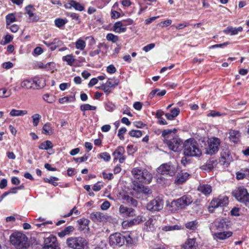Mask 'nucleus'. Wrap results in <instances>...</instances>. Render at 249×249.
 Returning a JSON list of instances; mask_svg holds the SVG:
<instances>
[{
  "mask_svg": "<svg viewBox=\"0 0 249 249\" xmlns=\"http://www.w3.org/2000/svg\"><path fill=\"white\" fill-rule=\"evenodd\" d=\"M221 142L219 139L216 137L211 138L208 140V146L206 149V153L209 155H213L216 153L219 148Z\"/></svg>",
  "mask_w": 249,
  "mask_h": 249,
  "instance_id": "6e6552de",
  "label": "nucleus"
},
{
  "mask_svg": "<svg viewBox=\"0 0 249 249\" xmlns=\"http://www.w3.org/2000/svg\"><path fill=\"white\" fill-rule=\"evenodd\" d=\"M53 147V144L52 142L50 141H46L43 142H42L39 145V148L43 150H48L49 149L52 148Z\"/></svg>",
  "mask_w": 249,
  "mask_h": 249,
  "instance_id": "37998d69",
  "label": "nucleus"
},
{
  "mask_svg": "<svg viewBox=\"0 0 249 249\" xmlns=\"http://www.w3.org/2000/svg\"><path fill=\"white\" fill-rule=\"evenodd\" d=\"M197 190L205 196L209 195L212 192V186L208 184L200 183Z\"/></svg>",
  "mask_w": 249,
  "mask_h": 249,
  "instance_id": "4be33fe9",
  "label": "nucleus"
},
{
  "mask_svg": "<svg viewBox=\"0 0 249 249\" xmlns=\"http://www.w3.org/2000/svg\"><path fill=\"white\" fill-rule=\"evenodd\" d=\"M54 65L53 62H49L44 64L41 62H39L36 63V67L37 69H41L48 71L52 70L54 68Z\"/></svg>",
  "mask_w": 249,
  "mask_h": 249,
  "instance_id": "c85d7f7f",
  "label": "nucleus"
},
{
  "mask_svg": "<svg viewBox=\"0 0 249 249\" xmlns=\"http://www.w3.org/2000/svg\"><path fill=\"white\" fill-rule=\"evenodd\" d=\"M73 213H74L76 215H78L80 213V212L77 210H76V207H74L67 214H65L63 216L64 217H68L71 216Z\"/></svg>",
  "mask_w": 249,
  "mask_h": 249,
  "instance_id": "bf43d9fd",
  "label": "nucleus"
},
{
  "mask_svg": "<svg viewBox=\"0 0 249 249\" xmlns=\"http://www.w3.org/2000/svg\"><path fill=\"white\" fill-rule=\"evenodd\" d=\"M88 159V156L85 155L84 156L77 158H74V160L77 162H82L87 160Z\"/></svg>",
  "mask_w": 249,
  "mask_h": 249,
  "instance_id": "69168bd1",
  "label": "nucleus"
},
{
  "mask_svg": "<svg viewBox=\"0 0 249 249\" xmlns=\"http://www.w3.org/2000/svg\"><path fill=\"white\" fill-rule=\"evenodd\" d=\"M126 132V129L125 127H122L118 131V136L119 138L122 140H124V134Z\"/></svg>",
  "mask_w": 249,
  "mask_h": 249,
  "instance_id": "13d9d810",
  "label": "nucleus"
},
{
  "mask_svg": "<svg viewBox=\"0 0 249 249\" xmlns=\"http://www.w3.org/2000/svg\"><path fill=\"white\" fill-rule=\"evenodd\" d=\"M243 31V28L241 26L238 28L228 27L223 32L226 34H229L231 36H234L238 34L239 32H241Z\"/></svg>",
  "mask_w": 249,
  "mask_h": 249,
  "instance_id": "c756f323",
  "label": "nucleus"
},
{
  "mask_svg": "<svg viewBox=\"0 0 249 249\" xmlns=\"http://www.w3.org/2000/svg\"><path fill=\"white\" fill-rule=\"evenodd\" d=\"M231 231L218 232L212 233L214 239L216 240H225L232 235Z\"/></svg>",
  "mask_w": 249,
  "mask_h": 249,
  "instance_id": "b1692460",
  "label": "nucleus"
},
{
  "mask_svg": "<svg viewBox=\"0 0 249 249\" xmlns=\"http://www.w3.org/2000/svg\"><path fill=\"white\" fill-rule=\"evenodd\" d=\"M80 109L81 111L85 112L87 110H95L96 109L95 106H91L89 104H83L80 106Z\"/></svg>",
  "mask_w": 249,
  "mask_h": 249,
  "instance_id": "de8ad7c7",
  "label": "nucleus"
},
{
  "mask_svg": "<svg viewBox=\"0 0 249 249\" xmlns=\"http://www.w3.org/2000/svg\"><path fill=\"white\" fill-rule=\"evenodd\" d=\"M144 221V218L142 216L139 215L136 218L129 221V223L131 224V226L134 225H137L140 224Z\"/></svg>",
  "mask_w": 249,
  "mask_h": 249,
  "instance_id": "a18cd8bd",
  "label": "nucleus"
},
{
  "mask_svg": "<svg viewBox=\"0 0 249 249\" xmlns=\"http://www.w3.org/2000/svg\"><path fill=\"white\" fill-rule=\"evenodd\" d=\"M43 133L46 135H51L53 134V131L51 124L47 123L43 127Z\"/></svg>",
  "mask_w": 249,
  "mask_h": 249,
  "instance_id": "c03bdc74",
  "label": "nucleus"
},
{
  "mask_svg": "<svg viewBox=\"0 0 249 249\" xmlns=\"http://www.w3.org/2000/svg\"><path fill=\"white\" fill-rule=\"evenodd\" d=\"M155 44L154 43H151L147 45L146 46H144L142 50L145 52H148L152 49H153L155 47Z\"/></svg>",
  "mask_w": 249,
  "mask_h": 249,
  "instance_id": "0e129e2a",
  "label": "nucleus"
},
{
  "mask_svg": "<svg viewBox=\"0 0 249 249\" xmlns=\"http://www.w3.org/2000/svg\"><path fill=\"white\" fill-rule=\"evenodd\" d=\"M99 158L104 160L106 161L110 160L111 157L109 153L107 152H103L99 155Z\"/></svg>",
  "mask_w": 249,
  "mask_h": 249,
  "instance_id": "6e6d98bb",
  "label": "nucleus"
},
{
  "mask_svg": "<svg viewBox=\"0 0 249 249\" xmlns=\"http://www.w3.org/2000/svg\"><path fill=\"white\" fill-rule=\"evenodd\" d=\"M102 45L101 44H100L98 46V49H96V50H95L94 51H91L90 53H89V55L91 57H93L97 54H98L100 52H101V50H100V47L102 46Z\"/></svg>",
  "mask_w": 249,
  "mask_h": 249,
  "instance_id": "052dcab7",
  "label": "nucleus"
},
{
  "mask_svg": "<svg viewBox=\"0 0 249 249\" xmlns=\"http://www.w3.org/2000/svg\"><path fill=\"white\" fill-rule=\"evenodd\" d=\"M198 225L197 221L196 220H194L186 223L185 224V227L189 230L195 231L196 230Z\"/></svg>",
  "mask_w": 249,
  "mask_h": 249,
  "instance_id": "a19ab883",
  "label": "nucleus"
},
{
  "mask_svg": "<svg viewBox=\"0 0 249 249\" xmlns=\"http://www.w3.org/2000/svg\"><path fill=\"white\" fill-rule=\"evenodd\" d=\"M126 30V28L125 27V25L123 24L121 21L116 22L114 24L113 31L116 33H124Z\"/></svg>",
  "mask_w": 249,
  "mask_h": 249,
  "instance_id": "72a5a7b5",
  "label": "nucleus"
},
{
  "mask_svg": "<svg viewBox=\"0 0 249 249\" xmlns=\"http://www.w3.org/2000/svg\"><path fill=\"white\" fill-rule=\"evenodd\" d=\"M125 241L129 245L134 244L137 241V238L133 235V233H129L127 237H125Z\"/></svg>",
  "mask_w": 249,
  "mask_h": 249,
  "instance_id": "79ce46f5",
  "label": "nucleus"
},
{
  "mask_svg": "<svg viewBox=\"0 0 249 249\" xmlns=\"http://www.w3.org/2000/svg\"><path fill=\"white\" fill-rule=\"evenodd\" d=\"M10 241L17 249H25L30 245L26 235L19 231L13 232L10 236Z\"/></svg>",
  "mask_w": 249,
  "mask_h": 249,
  "instance_id": "f03ea898",
  "label": "nucleus"
},
{
  "mask_svg": "<svg viewBox=\"0 0 249 249\" xmlns=\"http://www.w3.org/2000/svg\"><path fill=\"white\" fill-rule=\"evenodd\" d=\"M184 154L187 156L199 157L201 155V151L197 142L191 139L186 140L183 144Z\"/></svg>",
  "mask_w": 249,
  "mask_h": 249,
  "instance_id": "7ed1b4c3",
  "label": "nucleus"
},
{
  "mask_svg": "<svg viewBox=\"0 0 249 249\" xmlns=\"http://www.w3.org/2000/svg\"><path fill=\"white\" fill-rule=\"evenodd\" d=\"M64 6L67 9H71L73 7L76 10L79 11H82L84 10L83 6L79 2L73 0H69L68 2L65 4Z\"/></svg>",
  "mask_w": 249,
  "mask_h": 249,
  "instance_id": "aec40b11",
  "label": "nucleus"
},
{
  "mask_svg": "<svg viewBox=\"0 0 249 249\" xmlns=\"http://www.w3.org/2000/svg\"><path fill=\"white\" fill-rule=\"evenodd\" d=\"M233 194L236 199L240 202L247 204L249 202V194L246 189L239 187L233 192Z\"/></svg>",
  "mask_w": 249,
  "mask_h": 249,
  "instance_id": "1a4fd4ad",
  "label": "nucleus"
},
{
  "mask_svg": "<svg viewBox=\"0 0 249 249\" xmlns=\"http://www.w3.org/2000/svg\"><path fill=\"white\" fill-rule=\"evenodd\" d=\"M217 164V161L214 159H210L206 163V165L202 166L201 168L204 170L211 171L213 169Z\"/></svg>",
  "mask_w": 249,
  "mask_h": 249,
  "instance_id": "7c9ffc66",
  "label": "nucleus"
},
{
  "mask_svg": "<svg viewBox=\"0 0 249 249\" xmlns=\"http://www.w3.org/2000/svg\"><path fill=\"white\" fill-rule=\"evenodd\" d=\"M62 59L63 61L66 62L68 65L70 66H72L73 65L75 61L74 56L71 54L63 56Z\"/></svg>",
  "mask_w": 249,
  "mask_h": 249,
  "instance_id": "4c0bfd02",
  "label": "nucleus"
},
{
  "mask_svg": "<svg viewBox=\"0 0 249 249\" xmlns=\"http://www.w3.org/2000/svg\"><path fill=\"white\" fill-rule=\"evenodd\" d=\"M231 157L230 151L228 149H223L221 152V159L220 162L223 165L229 164L231 161Z\"/></svg>",
  "mask_w": 249,
  "mask_h": 249,
  "instance_id": "412c9836",
  "label": "nucleus"
},
{
  "mask_svg": "<svg viewBox=\"0 0 249 249\" xmlns=\"http://www.w3.org/2000/svg\"><path fill=\"white\" fill-rule=\"evenodd\" d=\"M42 80L36 78L24 79L20 83V88L26 89H41L44 87V84H41Z\"/></svg>",
  "mask_w": 249,
  "mask_h": 249,
  "instance_id": "423d86ee",
  "label": "nucleus"
},
{
  "mask_svg": "<svg viewBox=\"0 0 249 249\" xmlns=\"http://www.w3.org/2000/svg\"><path fill=\"white\" fill-rule=\"evenodd\" d=\"M163 205V199L158 196L147 203L146 208L148 211L153 212H159L162 209Z\"/></svg>",
  "mask_w": 249,
  "mask_h": 249,
  "instance_id": "9d476101",
  "label": "nucleus"
},
{
  "mask_svg": "<svg viewBox=\"0 0 249 249\" xmlns=\"http://www.w3.org/2000/svg\"><path fill=\"white\" fill-rule=\"evenodd\" d=\"M107 71L109 73H114L116 72V70L113 65H110L107 67Z\"/></svg>",
  "mask_w": 249,
  "mask_h": 249,
  "instance_id": "774afa93",
  "label": "nucleus"
},
{
  "mask_svg": "<svg viewBox=\"0 0 249 249\" xmlns=\"http://www.w3.org/2000/svg\"><path fill=\"white\" fill-rule=\"evenodd\" d=\"M106 38L107 40L112 41L113 43L117 42L119 40L118 36L111 33L108 34L106 36Z\"/></svg>",
  "mask_w": 249,
  "mask_h": 249,
  "instance_id": "8fccbe9b",
  "label": "nucleus"
},
{
  "mask_svg": "<svg viewBox=\"0 0 249 249\" xmlns=\"http://www.w3.org/2000/svg\"><path fill=\"white\" fill-rule=\"evenodd\" d=\"M57 180H58V178L55 177H51L50 178H44V181L45 182L52 184L54 186H57L58 185V183L55 182Z\"/></svg>",
  "mask_w": 249,
  "mask_h": 249,
  "instance_id": "3c124183",
  "label": "nucleus"
},
{
  "mask_svg": "<svg viewBox=\"0 0 249 249\" xmlns=\"http://www.w3.org/2000/svg\"><path fill=\"white\" fill-rule=\"evenodd\" d=\"M131 174L133 178L140 182L149 183L152 181V175L147 170L141 167L133 168Z\"/></svg>",
  "mask_w": 249,
  "mask_h": 249,
  "instance_id": "20e7f679",
  "label": "nucleus"
},
{
  "mask_svg": "<svg viewBox=\"0 0 249 249\" xmlns=\"http://www.w3.org/2000/svg\"><path fill=\"white\" fill-rule=\"evenodd\" d=\"M43 100L50 104L53 103L55 101V98L54 96L50 95L49 94H45L43 96Z\"/></svg>",
  "mask_w": 249,
  "mask_h": 249,
  "instance_id": "49530a36",
  "label": "nucleus"
},
{
  "mask_svg": "<svg viewBox=\"0 0 249 249\" xmlns=\"http://www.w3.org/2000/svg\"><path fill=\"white\" fill-rule=\"evenodd\" d=\"M226 226L225 220L222 218L216 219L211 226L210 229L211 233H214L213 230L221 231L224 230Z\"/></svg>",
  "mask_w": 249,
  "mask_h": 249,
  "instance_id": "dca6fc26",
  "label": "nucleus"
},
{
  "mask_svg": "<svg viewBox=\"0 0 249 249\" xmlns=\"http://www.w3.org/2000/svg\"><path fill=\"white\" fill-rule=\"evenodd\" d=\"M176 131L175 129L164 130L162 132V136L164 143L167 145L169 149L177 152L181 149L183 142L181 139L176 137Z\"/></svg>",
  "mask_w": 249,
  "mask_h": 249,
  "instance_id": "f257e3e1",
  "label": "nucleus"
},
{
  "mask_svg": "<svg viewBox=\"0 0 249 249\" xmlns=\"http://www.w3.org/2000/svg\"><path fill=\"white\" fill-rule=\"evenodd\" d=\"M133 188L134 190L140 193H143L145 195H149L151 194V190L147 187L139 184L135 181L133 183Z\"/></svg>",
  "mask_w": 249,
  "mask_h": 249,
  "instance_id": "a211bd4d",
  "label": "nucleus"
},
{
  "mask_svg": "<svg viewBox=\"0 0 249 249\" xmlns=\"http://www.w3.org/2000/svg\"><path fill=\"white\" fill-rule=\"evenodd\" d=\"M74 230V228L72 226H69L65 228L63 230L58 232V235L60 237H64L66 235H69L71 233L73 232Z\"/></svg>",
  "mask_w": 249,
  "mask_h": 249,
  "instance_id": "c9c22d12",
  "label": "nucleus"
},
{
  "mask_svg": "<svg viewBox=\"0 0 249 249\" xmlns=\"http://www.w3.org/2000/svg\"><path fill=\"white\" fill-rule=\"evenodd\" d=\"M190 176V175L186 172H180L178 173L176 179V182L180 184L186 181Z\"/></svg>",
  "mask_w": 249,
  "mask_h": 249,
  "instance_id": "bb28decb",
  "label": "nucleus"
},
{
  "mask_svg": "<svg viewBox=\"0 0 249 249\" xmlns=\"http://www.w3.org/2000/svg\"><path fill=\"white\" fill-rule=\"evenodd\" d=\"M110 206V203L108 201H106L102 203L101 208L102 210H106L109 208Z\"/></svg>",
  "mask_w": 249,
  "mask_h": 249,
  "instance_id": "338daca9",
  "label": "nucleus"
},
{
  "mask_svg": "<svg viewBox=\"0 0 249 249\" xmlns=\"http://www.w3.org/2000/svg\"><path fill=\"white\" fill-rule=\"evenodd\" d=\"M106 219L104 221V222H108L109 223H112L113 224H115L117 223V221L115 218H113L110 216H109L107 214L105 215Z\"/></svg>",
  "mask_w": 249,
  "mask_h": 249,
  "instance_id": "4d7b16f0",
  "label": "nucleus"
},
{
  "mask_svg": "<svg viewBox=\"0 0 249 249\" xmlns=\"http://www.w3.org/2000/svg\"><path fill=\"white\" fill-rule=\"evenodd\" d=\"M180 109L178 108H174L171 110L170 113H166L165 115L166 118L169 120H173L179 113Z\"/></svg>",
  "mask_w": 249,
  "mask_h": 249,
  "instance_id": "f704fd0d",
  "label": "nucleus"
},
{
  "mask_svg": "<svg viewBox=\"0 0 249 249\" xmlns=\"http://www.w3.org/2000/svg\"><path fill=\"white\" fill-rule=\"evenodd\" d=\"M28 114L26 110H17L13 109L10 112V115L12 117L23 116Z\"/></svg>",
  "mask_w": 249,
  "mask_h": 249,
  "instance_id": "e433bc0d",
  "label": "nucleus"
},
{
  "mask_svg": "<svg viewBox=\"0 0 249 249\" xmlns=\"http://www.w3.org/2000/svg\"><path fill=\"white\" fill-rule=\"evenodd\" d=\"M129 135L131 137L140 138L142 136V132L139 130H132L129 132Z\"/></svg>",
  "mask_w": 249,
  "mask_h": 249,
  "instance_id": "864d4df0",
  "label": "nucleus"
},
{
  "mask_svg": "<svg viewBox=\"0 0 249 249\" xmlns=\"http://www.w3.org/2000/svg\"><path fill=\"white\" fill-rule=\"evenodd\" d=\"M113 79H109L105 84H102L100 87V89L103 90L107 94H109L111 92V88H114L119 84V81L115 80L114 82L112 81Z\"/></svg>",
  "mask_w": 249,
  "mask_h": 249,
  "instance_id": "2eb2a0df",
  "label": "nucleus"
},
{
  "mask_svg": "<svg viewBox=\"0 0 249 249\" xmlns=\"http://www.w3.org/2000/svg\"><path fill=\"white\" fill-rule=\"evenodd\" d=\"M13 39V36L10 35H7L4 36V42L2 43L0 42L1 44H5L10 42Z\"/></svg>",
  "mask_w": 249,
  "mask_h": 249,
  "instance_id": "e2e57ef3",
  "label": "nucleus"
},
{
  "mask_svg": "<svg viewBox=\"0 0 249 249\" xmlns=\"http://www.w3.org/2000/svg\"><path fill=\"white\" fill-rule=\"evenodd\" d=\"M106 109L109 112H112L116 108V106L111 102H107L105 105Z\"/></svg>",
  "mask_w": 249,
  "mask_h": 249,
  "instance_id": "5fc2aeb1",
  "label": "nucleus"
},
{
  "mask_svg": "<svg viewBox=\"0 0 249 249\" xmlns=\"http://www.w3.org/2000/svg\"><path fill=\"white\" fill-rule=\"evenodd\" d=\"M193 202L192 197L189 195H184L181 197L172 201L171 207L172 211H177L184 209Z\"/></svg>",
  "mask_w": 249,
  "mask_h": 249,
  "instance_id": "39448f33",
  "label": "nucleus"
},
{
  "mask_svg": "<svg viewBox=\"0 0 249 249\" xmlns=\"http://www.w3.org/2000/svg\"><path fill=\"white\" fill-rule=\"evenodd\" d=\"M35 10L32 5H29L25 7V11L32 21H36L38 19V17L34 13Z\"/></svg>",
  "mask_w": 249,
  "mask_h": 249,
  "instance_id": "cd10ccee",
  "label": "nucleus"
},
{
  "mask_svg": "<svg viewBox=\"0 0 249 249\" xmlns=\"http://www.w3.org/2000/svg\"><path fill=\"white\" fill-rule=\"evenodd\" d=\"M157 219L156 218H149L144 223L143 230L147 231H154L156 229V224Z\"/></svg>",
  "mask_w": 249,
  "mask_h": 249,
  "instance_id": "6ab92c4d",
  "label": "nucleus"
},
{
  "mask_svg": "<svg viewBox=\"0 0 249 249\" xmlns=\"http://www.w3.org/2000/svg\"><path fill=\"white\" fill-rule=\"evenodd\" d=\"M240 137V133L238 131L235 130H231L229 132V139L231 141L236 143L237 142Z\"/></svg>",
  "mask_w": 249,
  "mask_h": 249,
  "instance_id": "473e14b6",
  "label": "nucleus"
},
{
  "mask_svg": "<svg viewBox=\"0 0 249 249\" xmlns=\"http://www.w3.org/2000/svg\"><path fill=\"white\" fill-rule=\"evenodd\" d=\"M197 245L196 242V239H188L183 245L184 249H196Z\"/></svg>",
  "mask_w": 249,
  "mask_h": 249,
  "instance_id": "2f4dec72",
  "label": "nucleus"
},
{
  "mask_svg": "<svg viewBox=\"0 0 249 249\" xmlns=\"http://www.w3.org/2000/svg\"><path fill=\"white\" fill-rule=\"evenodd\" d=\"M183 228L181 226L178 225H175L173 226H164L162 227V230L164 231H168L176 230H180Z\"/></svg>",
  "mask_w": 249,
  "mask_h": 249,
  "instance_id": "ea45409f",
  "label": "nucleus"
},
{
  "mask_svg": "<svg viewBox=\"0 0 249 249\" xmlns=\"http://www.w3.org/2000/svg\"><path fill=\"white\" fill-rule=\"evenodd\" d=\"M66 243L70 248L73 249H84L87 245L86 240L81 237L68 238Z\"/></svg>",
  "mask_w": 249,
  "mask_h": 249,
  "instance_id": "0eeeda50",
  "label": "nucleus"
},
{
  "mask_svg": "<svg viewBox=\"0 0 249 249\" xmlns=\"http://www.w3.org/2000/svg\"><path fill=\"white\" fill-rule=\"evenodd\" d=\"M6 25H10L11 23L16 21V18L13 14H9L6 16Z\"/></svg>",
  "mask_w": 249,
  "mask_h": 249,
  "instance_id": "09e8293b",
  "label": "nucleus"
},
{
  "mask_svg": "<svg viewBox=\"0 0 249 249\" xmlns=\"http://www.w3.org/2000/svg\"><path fill=\"white\" fill-rule=\"evenodd\" d=\"M65 21L63 19L58 18L55 20V24L58 27H61L62 26L65 25Z\"/></svg>",
  "mask_w": 249,
  "mask_h": 249,
  "instance_id": "680f3d73",
  "label": "nucleus"
},
{
  "mask_svg": "<svg viewBox=\"0 0 249 249\" xmlns=\"http://www.w3.org/2000/svg\"><path fill=\"white\" fill-rule=\"evenodd\" d=\"M157 172L161 175H168L171 177L176 174V168L169 163H163L157 169Z\"/></svg>",
  "mask_w": 249,
  "mask_h": 249,
  "instance_id": "f8f14e48",
  "label": "nucleus"
},
{
  "mask_svg": "<svg viewBox=\"0 0 249 249\" xmlns=\"http://www.w3.org/2000/svg\"><path fill=\"white\" fill-rule=\"evenodd\" d=\"M119 212L121 214H123L129 217L135 215V210L133 209L128 208L123 205L120 206Z\"/></svg>",
  "mask_w": 249,
  "mask_h": 249,
  "instance_id": "393cba45",
  "label": "nucleus"
},
{
  "mask_svg": "<svg viewBox=\"0 0 249 249\" xmlns=\"http://www.w3.org/2000/svg\"><path fill=\"white\" fill-rule=\"evenodd\" d=\"M44 249H59L56 238L52 235L44 239Z\"/></svg>",
  "mask_w": 249,
  "mask_h": 249,
  "instance_id": "4468645a",
  "label": "nucleus"
},
{
  "mask_svg": "<svg viewBox=\"0 0 249 249\" xmlns=\"http://www.w3.org/2000/svg\"><path fill=\"white\" fill-rule=\"evenodd\" d=\"M228 202L229 198L226 196H219L217 198H214L212 200L210 203L209 208V211L213 212L212 209L225 206L228 204Z\"/></svg>",
  "mask_w": 249,
  "mask_h": 249,
  "instance_id": "9b49d317",
  "label": "nucleus"
},
{
  "mask_svg": "<svg viewBox=\"0 0 249 249\" xmlns=\"http://www.w3.org/2000/svg\"><path fill=\"white\" fill-rule=\"evenodd\" d=\"M124 241L125 236L118 232L110 235L109 238V244L112 246H122L124 244Z\"/></svg>",
  "mask_w": 249,
  "mask_h": 249,
  "instance_id": "ddd939ff",
  "label": "nucleus"
},
{
  "mask_svg": "<svg viewBox=\"0 0 249 249\" xmlns=\"http://www.w3.org/2000/svg\"><path fill=\"white\" fill-rule=\"evenodd\" d=\"M33 119V124L34 126H36L38 124L39 120L41 117L39 114H35L32 116Z\"/></svg>",
  "mask_w": 249,
  "mask_h": 249,
  "instance_id": "603ef678",
  "label": "nucleus"
},
{
  "mask_svg": "<svg viewBox=\"0 0 249 249\" xmlns=\"http://www.w3.org/2000/svg\"><path fill=\"white\" fill-rule=\"evenodd\" d=\"M75 47L77 49L83 51L85 49L86 45V41L82 38L77 40L75 43Z\"/></svg>",
  "mask_w": 249,
  "mask_h": 249,
  "instance_id": "58836bf2",
  "label": "nucleus"
},
{
  "mask_svg": "<svg viewBox=\"0 0 249 249\" xmlns=\"http://www.w3.org/2000/svg\"><path fill=\"white\" fill-rule=\"evenodd\" d=\"M124 149L123 146H118L113 153L114 160H119L120 163H123L125 160L124 156Z\"/></svg>",
  "mask_w": 249,
  "mask_h": 249,
  "instance_id": "f3484780",
  "label": "nucleus"
},
{
  "mask_svg": "<svg viewBox=\"0 0 249 249\" xmlns=\"http://www.w3.org/2000/svg\"><path fill=\"white\" fill-rule=\"evenodd\" d=\"M77 223L78 224V229L81 231L84 232L88 231L89 229V221L86 218H81L79 219Z\"/></svg>",
  "mask_w": 249,
  "mask_h": 249,
  "instance_id": "5701e85b",
  "label": "nucleus"
},
{
  "mask_svg": "<svg viewBox=\"0 0 249 249\" xmlns=\"http://www.w3.org/2000/svg\"><path fill=\"white\" fill-rule=\"evenodd\" d=\"M105 215L100 212H95L90 214V218L94 222H104L106 219Z\"/></svg>",
  "mask_w": 249,
  "mask_h": 249,
  "instance_id": "a878e982",
  "label": "nucleus"
}]
</instances>
